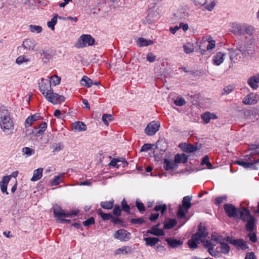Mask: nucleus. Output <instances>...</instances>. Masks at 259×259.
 I'll list each match as a JSON object with an SVG mask.
<instances>
[{
  "label": "nucleus",
  "instance_id": "obj_52",
  "mask_svg": "<svg viewBox=\"0 0 259 259\" xmlns=\"http://www.w3.org/2000/svg\"><path fill=\"white\" fill-rule=\"evenodd\" d=\"M22 151L23 154L26 155L28 156H30L31 155L34 154V151L30 148L27 147L23 148Z\"/></svg>",
  "mask_w": 259,
  "mask_h": 259
},
{
  "label": "nucleus",
  "instance_id": "obj_12",
  "mask_svg": "<svg viewBox=\"0 0 259 259\" xmlns=\"http://www.w3.org/2000/svg\"><path fill=\"white\" fill-rule=\"evenodd\" d=\"M227 241L236 246L237 249L239 250H245L249 247L248 245L246 244V242L242 239L230 240L229 238L228 237Z\"/></svg>",
  "mask_w": 259,
  "mask_h": 259
},
{
  "label": "nucleus",
  "instance_id": "obj_45",
  "mask_svg": "<svg viewBox=\"0 0 259 259\" xmlns=\"http://www.w3.org/2000/svg\"><path fill=\"white\" fill-rule=\"evenodd\" d=\"M167 206L164 204H162L160 203H157L155 206L154 210L156 211H160L162 214H163L165 211L166 210Z\"/></svg>",
  "mask_w": 259,
  "mask_h": 259
},
{
  "label": "nucleus",
  "instance_id": "obj_18",
  "mask_svg": "<svg viewBox=\"0 0 259 259\" xmlns=\"http://www.w3.org/2000/svg\"><path fill=\"white\" fill-rule=\"evenodd\" d=\"M163 166L166 170H175L178 168V165L175 160L165 159L163 162Z\"/></svg>",
  "mask_w": 259,
  "mask_h": 259
},
{
  "label": "nucleus",
  "instance_id": "obj_9",
  "mask_svg": "<svg viewBox=\"0 0 259 259\" xmlns=\"http://www.w3.org/2000/svg\"><path fill=\"white\" fill-rule=\"evenodd\" d=\"M53 211L54 213V215L58 219H60L62 217H68L69 216H75L77 214V212L74 211L72 212L66 213L63 209L61 208V207L56 204L53 207Z\"/></svg>",
  "mask_w": 259,
  "mask_h": 259
},
{
  "label": "nucleus",
  "instance_id": "obj_39",
  "mask_svg": "<svg viewBox=\"0 0 259 259\" xmlns=\"http://www.w3.org/2000/svg\"><path fill=\"white\" fill-rule=\"evenodd\" d=\"M97 212L101 217L102 219L104 221L111 220L112 218V215L111 214L104 213L101 208L97 210Z\"/></svg>",
  "mask_w": 259,
  "mask_h": 259
},
{
  "label": "nucleus",
  "instance_id": "obj_43",
  "mask_svg": "<svg viewBox=\"0 0 259 259\" xmlns=\"http://www.w3.org/2000/svg\"><path fill=\"white\" fill-rule=\"evenodd\" d=\"M65 174L62 173L56 176L51 182V186H57L62 182L61 178L64 177Z\"/></svg>",
  "mask_w": 259,
  "mask_h": 259
},
{
  "label": "nucleus",
  "instance_id": "obj_24",
  "mask_svg": "<svg viewBox=\"0 0 259 259\" xmlns=\"http://www.w3.org/2000/svg\"><path fill=\"white\" fill-rule=\"evenodd\" d=\"M201 117L205 123H208L211 119H215L218 117L214 113L206 111L201 115Z\"/></svg>",
  "mask_w": 259,
  "mask_h": 259
},
{
  "label": "nucleus",
  "instance_id": "obj_4",
  "mask_svg": "<svg viewBox=\"0 0 259 259\" xmlns=\"http://www.w3.org/2000/svg\"><path fill=\"white\" fill-rule=\"evenodd\" d=\"M240 219L246 222L245 229L247 231L251 232L256 230L255 219L251 214L248 209L245 208L243 209Z\"/></svg>",
  "mask_w": 259,
  "mask_h": 259
},
{
  "label": "nucleus",
  "instance_id": "obj_56",
  "mask_svg": "<svg viewBox=\"0 0 259 259\" xmlns=\"http://www.w3.org/2000/svg\"><path fill=\"white\" fill-rule=\"evenodd\" d=\"M247 236L249 238V240L251 242H252L253 243H255L256 242V241H257L256 235V233L255 232H254L253 231L249 232V233L247 235Z\"/></svg>",
  "mask_w": 259,
  "mask_h": 259
},
{
  "label": "nucleus",
  "instance_id": "obj_26",
  "mask_svg": "<svg viewBox=\"0 0 259 259\" xmlns=\"http://www.w3.org/2000/svg\"><path fill=\"white\" fill-rule=\"evenodd\" d=\"M211 41H214L212 37L210 35H209L206 37V40H202L200 41H197L196 44L197 46L198 47V49L199 50V52L201 55H204L206 52V50L204 49V47H203L202 44L205 43L206 41H207L208 43Z\"/></svg>",
  "mask_w": 259,
  "mask_h": 259
},
{
  "label": "nucleus",
  "instance_id": "obj_27",
  "mask_svg": "<svg viewBox=\"0 0 259 259\" xmlns=\"http://www.w3.org/2000/svg\"><path fill=\"white\" fill-rule=\"evenodd\" d=\"M133 252L132 248L131 246H123L117 249H116L114 252L115 255L118 254H131Z\"/></svg>",
  "mask_w": 259,
  "mask_h": 259
},
{
  "label": "nucleus",
  "instance_id": "obj_46",
  "mask_svg": "<svg viewBox=\"0 0 259 259\" xmlns=\"http://www.w3.org/2000/svg\"><path fill=\"white\" fill-rule=\"evenodd\" d=\"M201 164L202 165H205V164L206 165L208 169H212L213 168V166L210 162L209 157L207 155L205 156L203 158V159L201 162Z\"/></svg>",
  "mask_w": 259,
  "mask_h": 259
},
{
  "label": "nucleus",
  "instance_id": "obj_17",
  "mask_svg": "<svg viewBox=\"0 0 259 259\" xmlns=\"http://www.w3.org/2000/svg\"><path fill=\"white\" fill-rule=\"evenodd\" d=\"M47 128V124L46 122H41L38 126H35L32 130V134L35 136H38L44 134Z\"/></svg>",
  "mask_w": 259,
  "mask_h": 259
},
{
  "label": "nucleus",
  "instance_id": "obj_21",
  "mask_svg": "<svg viewBox=\"0 0 259 259\" xmlns=\"http://www.w3.org/2000/svg\"><path fill=\"white\" fill-rule=\"evenodd\" d=\"M168 245L172 248H176L183 245V242L181 240H178L174 238H167L165 239Z\"/></svg>",
  "mask_w": 259,
  "mask_h": 259
},
{
  "label": "nucleus",
  "instance_id": "obj_42",
  "mask_svg": "<svg viewBox=\"0 0 259 259\" xmlns=\"http://www.w3.org/2000/svg\"><path fill=\"white\" fill-rule=\"evenodd\" d=\"M29 62L30 59L24 55L19 56L16 60V63L18 65L23 63L27 64Z\"/></svg>",
  "mask_w": 259,
  "mask_h": 259
},
{
  "label": "nucleus",
  "instance_id": "obj_32",
  "mask_svg": "<svg viewBox=\"0 0 259 259\" xmlns=\"http://www.w3.org/2000/svg\"><path fill=\"white\" fill-rule=\"evenodd\" d=\"M220 244V250H218L219 256L220 253L227 254H228L230 251V247L229 245L224 242H219Z\"/></svg>",
  "mask_w": 259,
  "mask_h": 259
},
{
  "label": "nucleus",
  "instance_id": "obj_10",
  "mask_svg": "<svg viewBox=\"0 0 259 259\" xmlns=\"http://www.w3.org/2000/svg\"><path fill=\"white\" fill-rule=\"evenodd\" d=\"M114 237L120 241L125 242L131 239V233L127 230L120 229L116 231L114 233Z\"/></svg>",
  "mask_w": 259,
  "mask_h": 259
},
{
  "label": "nucleus",
  "instance_id": "obj_5",
  "mask_svg": "<svg viewBox=\"0 0 259 259\" xmlns=\"http://www.w3.org/2000/svg\"><path fill=\"white\" fill-rule=\"evenodd\" d=\"M192 197L186 196L183 197L182 204L179 206L177 215L179 219H182L186 217V213L188 212L189 209L192 206L191 202Z\"/></svg>",
  "mask_w": 259,
  "mask_h": 259
},
{
  "label": "nucleus",
  "instance_id": "obj_47",
  "mask_svg": "<svg viewBox=\"0 0 259 259\" xmlns=\"http://www.w3.org/2000/svg\"><path fill=\"white\" fill-rule=\"evenodd\" d=\"M184 52L187 54H190L194 51L193 45L191 43H188L183 46Z\"/></svg>",
  "mask_w": 259,
  "mask_h": 259
},
{
  "label": "nucleus",
  "instance_id": "obj_48",
  "mask_svg": "<svg viewBox=\"0 0 259 259\" xmlns=\"http://www.w3.org/2000/svg\"><path fill=\"white\" fill-rule=\"evenodd\" d=\"M51 148L53 149V152L56 153V152H58L60 151L61 150H62L64 148V146L62 143H58L54 144L52 146Z\"/></svg>",
  "mask_w": 259,
  "mask_h": 259
},
{
  "label": "nucleus",
  "instance_id": "obj_6",
  "mask_svg": "<svg viewBox=\"0 0 259 259\" xmlns=\"http://www.w3.org/2000/svg\"><path fill=\"white\" fill-rule=\"evenodd\" d=\"M259 163V158L255 159L254 157L250 156L249 155H245L243 160H237L235 163L241 165L244 168L256 169L257 167L255 164Z\"/></svg>",
  "mask_w": 259,
  "mask_h": 259
},
{
  "label": "nucleus",
  "instance_id": "obj_8",
  "mask_svg": "<svg viewBox=\"0 0 259 259\" xmlns=\"http://www.w3.org/2000/svg\"><path fill=\"white\" fill-rule=\"evenodd\" d=\"M95 42L94 38L89 34L81 35L78 40L77 47L84 48L87 46H91Z\"/></svg>",
  "mask_w": 259,
  "mask_h": 259
},
{
  "label": "nucleus",
  "instance_id": "obj_2",
  "mask_svg": "<svg viewBox=\"0 0 259 259\" xmlns=\"http://www.w3.org/2000/svg\"><path fill=\"white\" fill-rule=\"evenodd\" d=\"M253 40L251 38L246 42L238 41L236 43V49H229L230 58L231 61L235 62L236 61H241L248 54L250 51V47Z\"/></svg>",
  "mask_w": 259,
  "mask_h": 259
},
{
  "label": "nucleus",
  "instance_id": "obj_54",
  "mask_svg": "<svg viewBox=\"0 0 259 259\" xmlns=\"http://www.w3.org/2000/svg\"><path fill=\"white\" fill-rule=\"evenodd\" d=\"M95 223V219L93 217H91L87 220L82 222L83 225L85 227H90L94 225Z\"/></svg>",
  "mask_w": 259,
  "mask_h": 259
},
{
  "label": "nucleus",
  "instance_id": "obj_63",
  "mask_svg": "<svg viewBox=\"0 0 259 259\" xmlns=\"http://www.w3.org/2000/svg\"><path fill=\"white\" fill-rule=\"evenodd\" d=\"M152 145L150 144H144L141 149V151L146 152L152 149Z\"/></svg>",
  "mask_w": 259,
  "mask_h": 259
},
{
  "label": "nucleus",
  "instance_id": "obj_36",
  "mask_svg": "<svg viewBox=\"0 0 259 259\" xmlns=\"http://www.w3.org/2000/svg\"><path fill=\"white\" fill-rule=\"evenodd\" d=\"M144 240L147 246H154L159 241V239L156 237H146L144 238Z\"/></svg>",
  "mask_w": 259,
  "mask_h": 259
},
{
  "label": "nucleus",
  "instance_id": "obj_34",
  "mask_svg": "<svg viewBox=\"0 0 259 259\" xmlns=\"http://www.w3.org/2000/svg\"><path fill=\"white\" fill-rule=\"evenodd\" d=\"M137 44L139 47H142L152 45L153 42L150 39H146L143 37H140L137 40Z\"/></svg>",
  "mask_w": 259,
  "mask_h": 259
},
{
  "label": "nucleus",
  "instance_id": "obj_7",
  "mask_svg": "<svg viewBox=\"0 0 259 259\" xmlns=\"http://www.w3.org/2000/svg\"><path fill=\"white\" fill-rule=\"evenodd\" d=\"M224 210L227 215L230 218H236L238 215L241 219V214L243 210H241L236 208L233 204L226 203L224 206Z\"/></svg>",
  "mask_w": 259,
  "mask_h": 259
},
{
  "label": "nucleus",
  "instance_id": "obj_11",
  "mask_svg": "<svg viewBox=\"0 0 259 259\" xmlns=\"http://www.w3.org/2000/svg\"><path fill=\"white\" fill-rule=\"evenodd\" d=\"M160 126L159 122L152 121L147 124L145 129V132L148 136H153L159 130Z\"/></svg>",
  "mask_w": 259,
  "mask_h": 259
},
{
  "label": "nucleus",
  "instance_id": "obj_31",
  "mask_svg": "<svg viewBox=\"0 0 259 259\" xmlns=\"http://www.w3.org/2000/svg\"><path fill=\"white\" fill-rule=\"evenodd\" d=\"M40 117L39 114H35L28 117L25 122V125L26 127L31 126L33 123L37 120Z\"/></svg>",
  "mask_w": 259,
  "mask_h": 259
},
{
  "label": "nucleus",
  "instance_id": "obj_62",
  "mask_svg": "<svg viewBox=\"0 0 259 259\" xmlns=\"http://www.w3.org/2000/svg\"><path fill=\"white\" fill-rule=\"evenodd\" d=\"M227 199V197L225 196L218 197L215 199V204L216 205H219L223 202L224 201H225Z\"/></svg>",
  "mask_w": 259,
  "mask_h": 259
},
{
  "label": "nucleus",
  "instance_id": "obj_51",
  "mask_svg": "<svg viewBox=\"0 0 259 259\" xmlns=\"http://www.w3.org/2000/svg\"><path fill=\"white\" fill-rule=\"evenodd\" d=\"M29 29L31 32H36L37 33H40L42 31L41 27L38 25H30L29 26Z\"/></svg>",
  "mask_w": 259,
  "mask_h": 259
},
{
  "label": "nucleus",
  "instance_id": "obj_3",
  "mask_svg": "<svg viewBox=\"0 0 259 259\" xmlns=\"http://www.w3.org/2000/svg\"><path fill=\"white\" fill-rule=\"evenodd\" d=\"M0 127L6 135H10L14 132V121L10 112L5 106L0 107Z\"/></svg>",
  "mask_w": 259,
  "mask_h": 259
},
{
  "label": "nucleus",
  "instance_id": "obj_13",
  "mask_svg": "<svg viewBox=\"0 0 259 259\" xmlns=\"http://www.w3.org/2000/svg\"><path fill=\"white\" fill-rule=\"evenodd\" d=\"M202 242H203L204 246L207 249L208 252L211 256L214 257L219 256L218 250H214V247L215 245V244H212L208 240H204L202 241Z\"/></svg>",
  "mask_w": 259,
  "mask_h": 259
},
{
  "label": "nucleus",
  "instance_id": "obj_22",
  "mask_svg": "<svg viewBox=\"0 0 259 259\" xmlns=\"http://www.w3.org/2000/svg\"><path fill=\"white\" fill-rule=\"evenodd\" d=\"M243 24L233 23L231 25L230 31L235 35H241L242 33Z\"/></svg>",
  "mask_w": 259,
  "mask_h": 259
},
{
  "label": "nucleus",
  "instance_id": "obj_49",
  "mask_svg": "<svg viewBox=\"0 0 259 259\" xmlns=\"http://www.w3.org/2000/svg\"><path fill=\"white\" fill-rule=\"evenodd\" d=\"M41 59L43 60L44 62L46 63L49 61V60L51 58V54L46 51H42L41 53Z\"/></svg>",
  "mask_w": 259,
  "mask_h": 259
},
{
  "label": "nucleus",
  "instance_id": "obj_44",
  "mask_svg": "<svg viewBox=\"0 0 259 259\" xmlns=\"http://www.w3.org/2000/svg\"><path fill=\"white\" fill-rule=\"evenodd\" d=\"M50 84L52 85L56 86L60 83L61 79L57 75H53L49 77Z\"/></svg>",
  "mask_w": 259,
  "mask_h": 259
},
{
  "label": "nucleus",
  "instance_id": "obj_61",
  "mask_svg": "<svg viewBox=\"0 0 259 259\" xmlns=\"http://www.w3.org/2000/svg\"><path fill=\"white\" fill-rule=\"evenodd\" d=\"M113 213L116 217H119L121 215V209L118 205H115L113 210Z\"/></svg>",
  "mask_w": 259,
  "mask_h": 259
},
{
  "label": "nucleus",
  "instance_id": "obj_59",
  "mask_svg": "<svg viewBox=\"0 0 259 259\" xmlns=\"http://www.w3.org/2000/svg\"><path fill=\"white\" fill-rule=\"evenodd\" d=\"M146 59L149 62H154L156 60V56L152 53H148L146 55Z\"/></svg>",
  "mask_w": 259,
  "mask_h": 259
},
{
  "label": "nucleus",
  "instance_id": "obj_60",
  "mask_svg": "<svg viewBox=\"0 0 259 259\" xmlns=\"http://www.w3.org/2000/svg\"><path fill=\"white\" fill-rule=\"evenodd\" d=\"M198 243L193 241L191 239L188 240V244L189 245V247L192 249H195L197 248L198 246Z\"/></svg>",
  "mask_w": 259,
  "mask_h": 259
},
{
  "label": "nucleus",
  "instance_id": "obj_16",
  "mask_svg": "<svg viewBox=\"0 0 259 259\" xmlns=\"http://www.w3.org/2000/svg\"><path fill=\"white\" fill-rule=\"evenodd\" d=\"M109 165L113 167H116L117 168H118L120 166H122V167H125L127 166L128 163L123 158H113L111 160Z\"/></svg>",
  "mask_w": 259,
  "mask_h": 259
},
{
  "label": "nucleus",
  "instance_id": "obj_29",
  "mask_svg": "<svg viewBox=\"0 0 259 259\" xmlns=\"http://www.w3.org/2000/svg\"><path fill=\"white\" fill-rule=\"evenodd\" d=\"M36 46L35 41L31 39H26L23 42L22 47L27 50H33Z\"/></svg>",
  "mask_w": 259,
  "mask_h": 259
},
{
  "label": "nucleus",
  "instance_id": "obj_28",
  "mask_svg": "<svg viewBox=\"0 0 259 259\" xmlns=\"http://www.w3.org/2000/svg\"><path fill=\"white\" fill-rule=\"evenodd\" d=\"M72 130L75 132L85 131L87 130L86 125L81 121H76L72 124Z\"/></svg>",
  "mask_w": 259,
  "mask_h": 259
},
{
  "label": "nucleus",
  "instance_id": "obj_23",
  "mask_svg": "<svg viewBox=\"0 0 259 259\" xmlns=\"http://www.w3.org/2000/svg\"><path fill=\"white\" fill-rule=\"evenodd\" d=\"M259 83V75L257 74L250 77L248 80L247 83L253 90H256L258 87Z\"/></svg>",
  "mask_w": 259,
  "mask_h": 259
},
{
  "label": "nucleus",
  "instance_id": "obj_40",
  "mask_svg": "<svg viewBox=\"0 0 259 259\" xmlns=\"http://www.w3.org/2000/svg\"><path fill=\"white\" fill-rule=\"evenodd\" d=\"M177 224V221L175 219H169L164 223V229H170Z\"/></svg>",
  "mask_w": 259,
  "mask_h": 259
},
{
  "label": "nucleus",
  "instance_id": "obj_1",
  "mask_svg": "<svg viewBox=\"0 0 259 259\" xmlns=\"http://www.w3.org/2000/svg\"><path fill=\"white\" fill-rule=\"evenodd\" d=\"M38 88L45 99L53 104H58L65 100L64 96L54 93L49 79L41 78L38 82Z\"/></svg>",
  "mask_w": 259,
  "mask_h": 259
},
{
  "label": "nucleus",
  "instance_id": "obj_58",
  "mask_svg": "<svg viewBox=\"0 0 259 259\" xmlns=\"http://www.w3.org/2000/svg\"><path fill=\"white\" fill-rule=\"evenodd\" d=\"M130 222L134 224H142L145 223V221L143 218H139L137 219H132L130 220Z\"/></svg>",
  "mask_w": 259,
  "mask_h": 259
},
{
  "label": "nucleus",
  "instance_id": "obj_37",
  "mask_svg": "<svg viewBox=\"0 0 259 259\" xmlns=\"http://www.w3.org/2000/svg\"><path fill=\"white\" fill-rule=\"evenodd\" d=\"M80 83L83 86L90 88L93 84V81L92 79L88 76H83L80 80Z\"/></svg>",
  "mask_w": 259,
  "mask_h": 259
},
{
  "label": "nucleus",
  "instance_id": "obj_15",
  "mask_svg": "<svg viewBox=\"0 0 259 259\" xmlns=\"http://www.w3.org/2000/svg\"><path fill=\"white\" fill-rule=\"evenodd\" d=\"M226 54L221 52H217L212 58V63L216 66L220 65L224 61Z\"/></svg>",
  "mask_w": 259,
  "mask_h": 259
},
{
  "label": "nucleus",
  "instance_id": "obj_14",
  "mask_svg": "<svg viewBox=\"0 0 259 259\" xmlns=\"http://www.w3.org/2000/svg\"><path fill=\"white\" fill-rule=\"evenodd\" d=\"M258 100L259 96L252 93L244 97L242 102L245 105H253L256 104Z\"/></svg>",
  "mask_w": 259,
  "mask_h": 259
},
{
  "label": "nucleus",
  "instance_id": "obj_30",
  "mask_svg": "<svg viewBox=\"0 0 259 259\" xmlns=\"http://www.w3.org/2000/svg\"><path fill=\"white\" fill-rule=\"evenodd\" d=\"M160 224H158L157 225H155L152 227L151 230H148L147 232L148 233H150L151 234L157 236H163L164 235V231L158 228V227L159 226Z\"/></svg>",
  "mask_w": 259,
  "mask_h": 259
},
{
  "label": "nucleus",
  "instance_id": "obj_50",
  "mask_svg": "<svg viewBox=\"0 0 259 259\" xmlns=\"http://www.w3.org/2000/svg\"><path fill=\"white\" fill-rule=\"evenodd\" d=\"M102 119L105 124L108 125L109 123L107 120L112 121L113 119V117L111 114H104L102 116Z\"/></svg>",
  "mask_w": 259,
  "mask_h": 259
},
{
  "label": "nucleus",
  "instance_id": "obj_33",
  "mask_svg": "<svg viewBox=\"0 0 259 259\" xmlns=\"http://www.w3.org/2000/svg\"><path fill=\"white\" fill-rule=\"evenodd\" d=\"M188 159V156L185 154H177L175 156L176 163H186Z\"/></svg>",
  "mask_w": 259,
  "mask_h": 259
},
{
  "label": "nucleus",
  "instance_id": "obj_20",
  "mask_svg": "<svg viewBox=\"0 0 259 259\" xmlns=\"http://www.w3.org/2000/svg\"><path fill=\"white\" fill-rule=\"evenodd\" d=\"M10 180V176H4L2 181L0 182L1 191L3 193L6 194V195L9 194V192L7 191V187Z\"/></svg>",
  "mask_w": 259,
  "mask_h": 259
},
{
  "label": "nucleus",
  "instance_id": "obj_35",
  "mask_svg": "<svg viewBox=\"0 0 259 259\" xmlns=\"http://www.w3.org/2000/svg\"><path fill=\"white\" fill-rule=\"evenodd\" d=\"M42 172L43 168H38L34 170L33 176L31 179V181L32 182H35L41 179L42 176Z\"/></svg>",
  "mask_w": 259,
  "mask_h": 259
},
{
  "label": "nucleus",
  "instance_id": "obj_53",
  "mask_svg": "<svg viewBox=\"0 0 259 259\" xmlns=\"http://www.w3.org/2000/svg\"><path fill=\"white\" fill-rule=\"evenodd\" d=\"M121 206H122V210L127 213H130V206L127 204L126 201L124 199L121 201Z\"/></svg>",
  "mask_w": 259,
  "mask_h": 259
},
{
  "label": "nucleus",
  "instance_id": "obj_55",
  "mask_svg": "<svg viewBox=\"0 0 259 259\" xmlns=\"http://www.w3.org/2000/svg\"><path fill=\"white\" fill-rule=\"evenodd\" d=\"M175 104L178 106H182L186 104V101L184 98H178L174 101Z\"/></svg>",
  "mask_w": 259,
  "mask_h": 259
},
{
  "label": "nucleus",
  "instance_id": "obj_64",
  "mask_svg": "<svg viewBox=\"0 0 259 259\" xmlns=\"http://www.w3.org/2000/svg\"><path fill=\"white\" fill-rule=\"evenodd\" d=\"M234 90V87L232 85H229L226 86L224 88V93H223L224 94H230L233 90Z\"/></svg>",
  "mask_w": 259,
  "mask_h": 259
},
{
  "label": "nucleus",
  "instance_id": "obj_19",
  "mask_svg": "<svg viewBox=\"0 0 259 259\" xmlns=\"http://www.w3.org/2000/svg\"><path fill=\"white\" fill-rule=\"evenodd\" d=\"M179 147L184 151L187 153H192L198 150V148L191 144L181 143Z\"/></svg>",
  "mask_w": 259,
  "mask_h": 259
},
{
  "label": "nucleus",
  "instance_id": "obj_57",
  "mask_svg": "<svg viewBox=\"0 0 259 259\" xmlns=\"http://www.w3.org/2000/svg\"><path fill=\"white\" fill-rule=\"evenodd\" d=\"M136 207H137L139 211L141 212H143L145 211V208L143 203L138 200L136 202Z\"/></svg>",
  "mask_w": 259,
  "mask_h": 259
},
{
  "label": "nucleus",
  "instance_id": "obj_41",
  "mask_svg": "<svg viewBox=\"0 0 259 259\" xmlns=\"http://www.w3.org/2000/svg\"><path fill=\"white\" fill-rule=\"evenodd\" d=\"M58 17V15L57 14H54L51 20L47 23L48 27L50 28L52 30L55 29V25L57 23Z\"/></svg>",
  "mask_w": 259,
  "mask_h": 259
},
{
  "label": "nucleus",
  "instance_id": "obj_38",
  "mask_svg": "<svg viewBox=\"0 0 259 259\" xmlns=\"http://www.w3.org/2000/svg\"><path fill=\"white\" fill-rule=\"evenodd\" d=\"M100 206L104 209H111L114 206V200L102 201L100 203Z\"/></svg>",
  "mask_w": 259,
  "mask_h": 259
},
{
  "label": "nucleus",
  "instance_id": "obj_25",
  "mask_svg": "<svg viewBox=\"0 0 259 259\" xmlns=\"http://www.w3.org/2000/svg\"><path fill=\"white\" fill-rule=\"evenodd\" d=\"M254 32L255 28L253 26L246 23L243 24L242 33L241 35L247 34L249 36H251L253 34Z\"/></svg>",
  "mask_w": 259,
  "mask_h": 259
}]
</instances>
